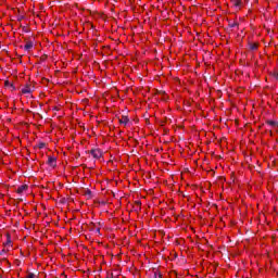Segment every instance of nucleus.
Instances as JSON below:
<instances>
[{
	"instance_id": "nucleus-1",
	"label": "nucleus",
	"mask_w": 278,
	"mask_h": 278,
	"mask_svg": "<svg viewBox=\"0 0 278 278\" xmlns=\"http://www.w3.org/2000/svg\"><path fill=\"white\" fill-rule=\"evenodd\" d=\"M90 153L96 160H100V157H103V152L101 151V149L91 150Z\"/></svg>"
},
{
	"instance_id": "nucleus-2",
	"label": "nucleus",
	"mask_w": 278,
	"mask_h": 278,
	"mask_svg": "<svg viewBox=\"0 0 278 278\" xmlns=\"http://www.w3.org/2000/svg\"><path fill=\"white\" fill-rule=\"evenodd\" d=\"M58 159L55 156H49L48 157V164L49 166H52V168H55Z\"/></svg>"
},
{
	"instance_id": "nucleus-3",
	"label": "nucleus",
	"mask_w": 278,
	"mask_h": 278,
	"mask_svg": "<svg viewBox=\"0 0 278 278\" xmlns=\"http://www.w3.org/2000/svg\"><path fill=\"white\" fill-rule=\"evenodd\" d=\"M30 49H34V42L27 41L26 45L24 46V51H29Z\"/></svg>"
},
{
	"instance_id": "nucleus-4",
	"label": "nucleus",
	"mask_w": 278,
	"mask_h": 278,
	"mask_svg": "<svg viewBox=\"0 0 278 278\" xmlns=\"http://www.w3.org/2000/svg\"><path fill=\"white\" fill-rule=\"evenodd\" d=\"M25 190H27V185H22L17 188L16 192H17V194H23V192H25Z\"/></svg>"
},
{
	"instance_id": "nucleus-5",
	"label": "nucleus",
	"mask_w": 278,
	"mask_h": 278,
	"mask_svg": "<svg viewBox=\"0 0 278 278\" xmlns=\"http://www.w3.org/2000/svg\"><path fill=\"white\" fill-rule=\"evenodd\" d=\"M23 94H31V87L26 86L25 88L22 89Z\"/></svg>"
},
{
	"instance_id": "nucleus-6",
	"label": "nucleus",
	"mask_w": 278,
	"mask_h": 278,
	"mask_svg": "<svg viewBox=\"0 0 278 278\" xmlns=\"http://www.w3.org/2000/svg\"><path fill=\"white\" fill-rule=\"evenodd\" d=\"M5 88H12V90H16V87H14V84L10 83V80L4 81Z\"/></svg>"
},
{
	"instance_id": "nucleus-7",
	"label": "nucleus",
	"mask_w": 278,
	"mask_h": 278,
	"mask_svg": "<svg viewBox=\"0 0 278 278\" xmlns=\"http://www.w3.org/2000/svg\"><path fill=\"white\" fill-rule=\"evenodd\" d=\"M121 125H127V123H129V117L127 116H122V118L119 119Z\"/></svg>"
},
{
	"instance_id": "nucleus-8",
	"label": "nucleus",
	"mask_w": 278,
	"mask_h": 278,
	"mask_svg": "<svg viewBox=\"0 0 278 278\" xmlns=\"http://www.w3.org/2000/svg\"><path fill=\"white\" fill-rule=\"evenodd\" d=\"M231 2L235 5V8H240V5H242V1L241 0H231Z\"/></svg>"
},
{
	"instance_id": "nucleus-9",
	"label": "nucleus",
	"mask_w": 278,
	"mask_h": 278,
	"mask_svg": "<svg viewBox=\"0 0 278 278\" xmlns=\"http://www.w3.org/2000/svg\"><path fill=\"white\" fill-rule=\"evenodd\" d=\"M85 197H88V199H90L92 197V191H90L89 189L85 190Z\"/></svg>"
},
{
	"instance_id": "nucleus-10",
	"label": "nucleus",
	"mask_w": 278,
	"mask_h": 278,
	"mask_svg": "<svg viewBox=\"0 0 278 278\" xmlns=\"http://www.w3.org/2000/svg\"><path fill=\"white\" fill-rule=\"evenodd\" d=\"M12 244V237H10V235H7V242H5V247Z\"/></svg>"
},
{
	"instance_id": "nucleus-11",
	"label": "nucleus",
	"mask_w": 278,
	"mask_h": 278,
	"mask_svg": "<svg viewBox=\"0 0 278 278\" xmlns=\"http://www.w3.org/2000/svg\"><path fill=\"white\" fill-rule=\"evenodd\" d=\"M267 125L270 127H277V122L276 121H267Z\"/></svg>"
},
{
	"instance_id": "nucleus-12",
	"label": "nucleus",
	"mask_w": 278,
	"mask_h": 278,
	"mask_svg": "<svg viewBox=\"0 0 278 278\" xmlns=\"http://www.w3.org/2000/svg\"><path fill=\"white\" fill-rule=\"evenodd\" d=\"M251 51H257V43H250Z\"/></svg>"
},
{
	"instance_id": "nucleus-13",
	"label": "nucleus",
	"mask_w": 278,
	"mask_h": 278,
	"mask_svg": "<svg viewBox=\"0 0 278 278\" xmlns=\"http://www.w3.org/2000/svg\"><path fill=\"white\" fill-rule=\"evenodd\" d=\"M45 147H47V143H45V142H39L38 149H45Z\"/></svg>"
},
{
	"instance_id": "nucleus-14",
	"label": "nucleus",
	"mask_w": 278,
	"mask_h": 278,
	"mask_svg": "<svg viewBox=\"0 0 278 278\" xmlns=\"http://www.w3.org/2000/svg\"><path fill=\"white\" fill-rule=\"evenodd\" d=\"M26 278H36V275L34 273H29Z\"/></svg>"
},
{
	"instance_id": "nucleus-15",
	"label": "nucleus",
	"mask_w": 278,
	"mask_h": 278,
	"mask_svg": "<svg viewBox=\"0 0 278 278\" xmlns=\"http://www.w3.org/2000/svg\"><path fill=\"white\" fill-rule=\"evenodd\" d=\"M154 277H155V278H157V277H159V278H162V273H160V271H159V273H155V274H154Z\"/></svg>"
},
{
	"instance_id": "nucleus-16",
	"label": "nucleus",
	"mask_w": 278,
	"mask_h": 278,
	"mask_svg": "<svg viewBox=\"0 0 278 278\" xmlns=\"http://www.w3.org/2000/svg\"><path fill=\"white\" fill-rule=\"evenodd\" d=\"M273 77H275V79L278 80V72H274V73H273Z\"/></svg>"
},
{
	"instance_id": "nucleus-17",
	"label": "nucleus",
	"mask_w": 278,
	"mask_h": 278,
	"mask_svg": "<svg viewBox=\"0 0 278 278\" xmlns=\"http://www.w3.org/2000/svg\"><path fill=\"white\" fill-rule=\"evenodd\" d=\"M231 27H238V23L233 22Z\"/></svg>"
},
{
	"instance_id": "nucleus-18",
	"label": "nucleus",
	"mask_w": 278,
	"mask_h": 278,
	"mask_svg": "<svg viewBox=\"0 0 278 278\" xmlns=\"http://www.w3.org/2000/svg\"><path fill=\"white\" fill-rule=\"evenodd\" d=\"M3 262H5L7 264H10V262L8 261V258H3Z\"/></svg>"
},
{
	"instance_id": "nucleus-19",
	"label": "nucleus",
	"mask_w": 278,
	"mask_h": 278,
	"mask_svg": "<svg viewBox=\"0 0 278 278\" xmlns=\"http://www.w3.org/2000/svg\"><path fill=\"white\" fill-rule=\"evenodd\" d=\"M96 231H97V233H100L101 229H100V228H97Z\"/></svg>"
},
{
	"instance_id": "nucleus-20",
	"label": "nucleus",
	"mask_w": 278,
	"mask_h": 278,
	"mask_svg": "<svg viewBox=\"0 0 278 278\" xmlns=\"http://www.w3.org/2000/svg\"><path fill=\"white\" fill-rule=\"evenodd\" d=\"M3 253H5V250H2V251L0 252V255H3Z\"/></svg>"
}]
</instances>
